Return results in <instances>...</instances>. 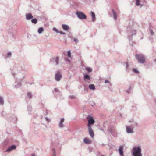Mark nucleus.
I'll return each instance as SVG.
<instances>
[{
    "instance_id": "5",
    "label": "nucleus",
    "mask_w": 156,
    "mask_h": 156,
    "mask_svg": "<svg viewBox=\"0 0 156 156\" xmlns=\"http://www.w3.org/2000/svg\"><path fill=\"white\" fill-rule=\"evenodd\" d=\"M50 64L55 65L57 66L59 63V58L58 57H56L51 58L50 60Z\"/></svg>"
},
{
    "instance_id": "37",
    "label": "nucleus",
    "mask_w": 156,
    "mask_h": 156,
    "mask_svg": "<svg viewBox=\"0 0 156 156\" xmlns=\"http://www.w3.org/2000/svg\"><path fill=\"white\" fill-rule=\"evenodd\" d=\"M27 109L28 112L30 111L32 109L31 107L30 106H28Z\"/></svg>"
},
{
    "instance_id": "38",
    "label": "nucleus",
    "mask_w": 156,
    "mask_h": 156,
    "mask_svg": "<svg viewBox=\"0 0 156 156\" xmlns=\"http://www.w3.org/2000/svg\"><path fill=\"white\" fill-rule=\"evenodd\" d=\"M131 90V87H129V89L126 90V92L127 93H130Z\"/></svg>"
},
{
    "instance_id": "36",
    "label": "nucleus",
    "mask_w": 156,
    "mask_h": 156,
    "mask_svg": "<svg viewBox=\"0 0 156 156\" xmlns=\"http://www.w3.org/2000/svg\"><path fill=\"white\" fill-rule=\"evenodd\" d=\"M105 83H109V84L110 86L111 85V83H110L109 81L107 80H105Z\"/></svg>"
},
{
    "instance_id": "35",
    "label": "nucleus",
    "mask_w": 156,
    "mask_h": 156,
    "mask_svg": "<svg viewBox=\"0 0 156 156\" xmlns=\"http://www.w3.org/2000/svg\"><path fill=\"white\" fill-rule=\"evenodd\" d=\"M73 41L75 42L76 43L79 42V40L75 38H74Z\"/></svg>"
},
{
    "instance_id": "9",
    "label": "nucleus",
    "mask_w": 156,
    "mask_h": 156,
    "mask_svg": "<svg viewBox=\"0 0 156 156\" xmlns=\"http://www.w3.org/2000/svg\"><path fill=\"white\" fill-rule=\"evenodd\" d=\"M62 77V76L61 73L59 72H58L55 74V79L56 81H59Z\"/></svg>"
},
{
    "instance_id": "2",
    "label": "nucleus",
    "mask_w": 156,
    "mask_h": 156,
    "mask_svg": "<svg viewBox=\"0 0 156 156\" xmlns=\"http://www.w3.org/2000/svg\"><path fill=\"white\" fill-rule=\"evenodd\" d=\"M132 154L133 156H142L141 146L134 147L133 150Z\"/></svg>"
},
{
    "instance_id": "27",
    "label": "nucleus",
    "mask_w": 156,
    "mask_h": 156,
    "mask_svg": "<svg viewBox=\"0 0 156 156\" xmlns=\"http://www.w3.org/2000/svg\"><path fill=\"white\" fill-rule=\"evenodd\" d=\"M12 150H15L16 148V146L15 145H12L10 147Z\"/></svg>"
},
{
    "instance_id": "48",
    "label": "nucleus",
    "mask_w": 156,
    "mask_h": 156,
    "mask_svg": "<svg viewBox=\"0 0 156 156\" xmlns=\"http://www.w3.org/2000/svg\"><path fill=\"white\" fill-rule=\"evenodd\" d=\"M154 62H156V59H155L154 60Z\"/></svg>"
},
{
    "instance_id": "46",
    "label": "nucleus",
    "mask_w": 156,
    "mask_h": 156,
    "mask_svg": "<svg viewBox=\"0 0 156 156\" xmlns=\"http://www.w3.org/2000/svg\"><path fill=\"white\" fill-rule=\"evenodd\" d=\"M31 156H36L33 153L31 154Z\"/></svg>"
},
{
    "instance_id": "25",
    "label": "nucleus",
    "mask_w": 156,
    "mask_h": 156,
    "mask_svg": "<svg viewBox=\"0 0 156 156\" xmlns=\"http://www.w3.org/2000/svg\"><path fill=\"white\" fill-rule=\"evenodd\" d=\"M31 22L34 24H36L37 22V20L36 18L32 19L31 20Z\"/></svg>"
},
{
    "instance_id": "45",
    "label": "nucleus",
    "mask_w": 156,
    "mask_h": 156,
    "mask_svg": "<svg viewBox=\"0 0 156 156\" xmlns=\"http://www.w3.org/2000/svg\"><path fill=\"white\" fill-rule=\"evenodd\" d=\"M84 91H85V92H87V89H86L85 88L84 90Z\"/></svg>"
},
{
    "instance_id": "40",
    "label": "nucleus",
    "mask_w": 156,
    "mask_h": 156,
    "mask_svg": "<svg viewBox=\"0 0 156 156\" xmlns=\"http://www.w3.org/2000/svg\"><path fill=\"white\" fill-rule=\"evenodd\" d=\"M69 98L71 99H74L75 98V97L74 95H71L70 96Z\"/></svg>"
},
{
    "instance_id": "49",
    "label": "nucleus",
    "mask_w": 156,
    "mask_h": 156,
    "mask_svg": "<svg viewBox=\"0 0 156 156\" xmlns=\"http://www.w3.org/2000/svg\"><path fill=\"white\" fill-rule=\"evenodd\" d=\"M67 61H68V62H70L69 60L68 59H67Z\"/></svg>"
},
{
    "instance_id": "39",
    "label": "nucleus",
    "mask_w": 156,
    "mask_h": 156,
    "mask_svg": "<svg viewBox=\"0 0 156 156\" xmlns=\"http://www.w3.org/2000/svg\"><path fill=\"white\" fill-rule=\"evenodd\" d=\"M12 55V53L11 52H8L7 54V55L8 57H11Z\"/></svg>"
},
{
    "instance_id": "8",
    "label": "nucleus",
    "mask_w": 156,
    "mask_h": 156,
    "mask_svg": "<svg viewBox=\"0 0 156 156\" xmlns=\"http://www.w3.org/2000/svg\"><path fill=\"white\" fill-rule=\"evenodd\" d=\"M109 14L111 17H113L114 20H116L117 19V14L115 10L112 9V12H110Z\"/></svg>"
},
{
    "instance_id": "1",
    "label": "nucleus",
    "mask_w": 156,
    "mask_h": 156,
    "mask_svg": "<svg viewBox=\"0 0 156 156\" xmlns=\"http://www.w3.org/2000/svg\"><path fill=\"white\" fill-rule=\"evenodd\" d=\"M12 74L15 79V82L14 83V87L16 88H17L19 87L21 85V82L22 80L24 78L25 76L23 77L22 78H18L16 77L15 78L16 76L15 74L13 72H12Z\"/></svg>"
},
{
    "instance_id": "32",
    "label": "nucleus",
    "mask_w": 156,
    "mask_h": 156,
    "mask_svg": "<svg viewBox=\"0 0 156 156\" xmlns=\"http://www.w3.org/2000/svg\"><path fill=\"white\" fill-rule=\"evenodd\" d=\"M53 30L55 31L57 33H58L59 32V31L57 28H56L54 27L53 28Z\"/></svg>"
},
{
    "instance_id": "7",
    "label": "nucleus",
    "mask_w": 156,
    "mask_h": 156,
    "mask_svg": "<svg viewBox=\"0 0 156 156\" xmlns=\"http://www.w3.org/2000/svg\"><path fill=\"white\" fill-rule=\"evenodd\" d=\"M108 132L115 136H117V133L116 129L113 127H110L108 128Z\"/></svg>"
},
{
    "instance_id": "41",
    "label": "nucleus",
    "mask_w": 156,
    "mask_h": 156,
    "mask_svg": "<svg viewBox=\"0 0 156 156\" xmlns=\"http://www.w3.org/2000/svg\"><path fill=\"white\" fill-rule=\"evenodd\" d=\"M58 33H60L61 34H62V35H65L66 34V33L65 32H63L62 31H59V32Z\"/></svg>"
},
{
    "instance_id": "28",
    "label": "nucleus",
    "mask_w": 156,
    "mask_h": 156,
    "mask_svg": "<svg viewBox=\"0 0 156 156\" xmlns=\"http://www.w3.org/2000/svg\"><path fill=\"white\" fill-rule=\"evenodd\" d=\"M132 71L133 72H134L136 74H139V73L138 71L136 69L134 68H133L132 69Z\"/></svg>"
},
{
    "instance_id": "44",
    "label": "nucleus",
    "mask_w": 156,
    "mask_h": 156,
    "mask_svg": "<svg viewBox=\"0 0 156 156\" xmlns=\"http://www.w3.org/2000/svg\"><path fill=\"white\" fill-rule=\"evenodd\" d=\"M58 89H57V88H55L54 89L53 92H58Z\"/></svg>"
},
{
    "instance_id": "10",
    "label": "nucleus",
    "mask_w": 156,
    "mask_h": 156,
    "mask_svg": "<svg viewBox=\"0 0 156 156\" xmlns=\"http://www.w3.org/2000/svg\"><path fill=\"white\" fill-rule=\"evenodd\" d=\"M126 131L128 134L133 133H134L133 129L129 126H126Z\"/></svg>"
},
{
    "instance_id": "4",
    "label": "nucleus",
    "mask_w": 156,
    "mask_h": 156,
    "mask_svg": "<svg viewBox=\"0 0 156 156\" xmlns=\"http://www.w3.org/2000/svg\"><path fill=\"white\" fill-rule=\"evenodd\" d=\"M136 58L138 60L139 63H144L145 60V58L143 54H136L135 55Z\"/></svg>"
},
{
    "instance_id": "30",
    "label": "nucleus",
    "mask_w": 156,
    "mask_h": 156,
    "mask_svg": "<svg viewBox=\"0 0 156 156\" xmlns=\"http://www.w3.org/2000/svg\"><path fill=\"white\" fill-rule=\"evenodd\" d=\"M67 56L69 58L71 57V53L70 50L68 51L67 52Z\"/></svg>"
},
{
    "instance_id": "19",
    "label": "nucleus",
    "mask_w": 156,
    "mask_h": 156,
    "mask_svg": "<svg viewBox=\"0 0 156 156\" xmlns=\"http://www.w3.org/2000/svg\"><path fill=\"white\" fill-rule=\"evenodd\" d=\"M91 16H92V21L93 22L95 21L96 20L95 15L94 12H91Z\"/></svg>"
},
{
    "instance_id": "11",
    "label": "nucleus",
    "mask_w": 156,
    "mask_h": 156,
    "mask_svg": "<svg viewBox=\"0 0 156 156\" xmlns=\"http://www.w3.org/2000/svg\"><path fill=\"white\" fill-rule=\"evenodd\" d=\"M130 33H129V34L131 35H132L134 34H135L136 33V30H130ZM132 36H129V35L128 36V39H129V41H130L131 40H132Z\"/></svg>"
},
{
    "instance_id": "33",
    "label": "nucleus",
    "mask_w": 156,
    "mask_h": 156,
    "mask_svg": "<svg viewBox=\"0 0 156 156\" xmlns=\"http://www.w3.org/2000/svg\"><path fill=\"white\" fill-rule=\"evenodd\" d=\"M52 151L53 152L52 154V156H55L56 154L55 152V150L54 148H53L52 149Z\"/></svg>"
},
{
    "instance_id": "43",
    "label": "nucleus",
    "mask_w": 156,
    "mask_h": 156,
    "mask_svg": "<svg viewBox=\"0 0 156 156\" xmlns=\"http://www.w3.org/2000/svg\"><path fill=\"white\" fill-rule=\"evenodd\" d=\"M91 105L92 106H93L95 105V103L94 101H92L91 102Z\"/></svg>"
},
{
    "instance_id": "21",
    "label": "nucleus",
    "mask_w": 156,
    "mask_h": 156,
    "mask_svg": "<svg viewBox=\"0 0 156 156\" xmlns=\"http://www.w3.org/2000/svg\"><path fill=\"white\" fill-rule=\"evenodd\" d=\"M84 142L87 144H89L91 143V141L87 138H85L84 139Z\"/></svg>"
},
{
    "instance_id": "50",
    "label": "nucleus",
    "mask_w": 156,
    "mask_h": 156,
    "mask_svg": "<svg viewBox=\"0 0 156 156\" xmlns=\"http://www.w3.org/2000/svg\"><path fill=\"white\" fill-rule=\"evenodd\" d=\"M101 156H104V155H101Z\"/></svg>"
},
{
    "instance_id": "13",
    "label": "nucleus",
    "mask_w": 156,
    "mask_h": 156,
    "mask_svg": "<svg viewBox=\"0 0 156 156\" xmlns=\"http://www.w3.org/2000/svg\"><path fill=\"white\" fill-rule=\"evenodd\" d=\"M26 19L27 20H30L33 18V16L31 13H27L25 15Z\"/></svg>"
},
{
    "instance_id": "20",
    "label": "nucleus",
    "mask_w": 156,
    "mask_h": 156,
    "mask_svg": "<svg viewBox=\"0 0 156 156\" xmlns=\"http://www.w3.org/2000/svg\"><path fill=\"white\" fill-rule=\"evenodd\" d=\"M4 104V101L3 98L2 96H0V105L3 106Z\"/></svg>"
},
{
    "instance_id": "24",
    "label": "nucleus",
    "mask_w": 156,
    "mask_h": 156,
    "mask_svg": "<svg viewBox=\"0 0 156 156\" xmlns=\"http://www.w3.org/2000/svg\"><path fill=\"white\" fill-rule=\"evenodd\" d=\"M124 66L125 67L126 69V71H128L129 70V65L128 62H126L124 63Z\"/></svg>"
},
{
    "instance_id": "14",
    "label": "nucleus",
    "mask_w": 156,
    "mask_h": 156,
    "mask_svg": "<svg viewBox=\"0 0 156 156\" xmlns=\"http://www.w3.org/2000/svg\"><path fill=\"white\" fill-rule=\"evenodd\" d=\"M123 148L122 146H120L118 149V151L120 156H124L123 151Z\"/></svg>"
},
{
    "instance_id": "6",
    "label": "nucleus",
    "mask_w": 156,
    "mask_h": 156,
    "mask_svg": "<svg viewBox=\"0 0 156 156\" xmlns=\"http://www.w3.org/2000/svg\"><path fill=\"white\" fill-rule=\"evenodd\" d=\"M77 17L81 20H86L87 19L86 16L83 12L77 11L76 13Z\"/></svg>"
},
{
    "instance_id": "26",
    "label": "nucleus",
    "mask_w": 156,
    "mask_h": 156,
    "mask_svg": "<svg viewBox=\"0 0 156 156\" xmlns=\"http://www.w3.org/2000/svg\"><path fill=\"white\" fill-rule=\"evenodd\" d=\"M32 97V94L31 93L28 92L27 93V98H29V99L31 98Z\"/></svg>"
},
{
    "instance_id": "51",
    "label": "nucleus",
    "mask_w": 156,
    "mask_h": 156,
    "mask_svg": "<svg viewBox=\"0 0 156 156\" xmlns=\"http://www.w3.org/2000/svg\"><path fill=\"white\" fill-rule=\"evenodd\" d=\"M32 84V83H30V84L31 85V84Z\"/></svg>"
},
{
    "instance_id": "47",
    "label": "nucleus",
    "mask_w": 156,
    "mask_h": 156,
    "mask_svg": "<svg viewBox=\"0 0 156 156\" xmlns=\"http://www.w3.org/2000/svg\"><path fill=\"white\" fill-rule=\"evenodd\" d=\"M45 119L47 121L49 120V119L47 117H46L45 118Z\"/></svg>"
},
{
    "instance_id": "12",
    "label": "nucleus",
    "mask_w": 156,
    "mask_h": 156,
    "mask_svg": "<svg viewBox=\"0 0 156 156\" xmlns=\"http://www.w3.org/2000/svg\"><path fill=\"white\" fill-rule=\"evenodd\" d=\"M88 129L89 134L92 138H93L94 136V134L91 127H88Z\"/></svg>"
},
{
    "instance_id": "15",
    "label": "nucleus",
    "mask_w": 156,
    "mask_h": 156,
    "mask_svg": "<svg viewBox=\"0 0 156 156\" xmlns=\"http://www.w3.org/2000/svg\"><path fill=\"white\" fill-rule=\"evenodd\" d=\"M83 79L86 82H88L90 80V76L87 74H84Z\"/></svg>"
},
{
    "instance_id": "29",
    "label": "nucleus",
    "mask_w": 156,
    "mask_h": 156,
    "mask_svg": "<svg viewBox=\"0 0 156 156\" xmlns=\"http://www.w3.org/2000/svg\"><path fill=\"white\" fill-rule=\"evenodd\" d=\"M85 69L86 70H87V71L89 72H91L92 71V69L90 67H86Z\"/></svg>"
},
{
    "instance_id": "18",
    "label": "nucleus",
    "mask_w": 156,
    "mask_h": 156,
    "mask_svg": "<svg viewBox=\"0 0 156 156\" xmlns=\"http://www.w3.org/2000/svg\"><path fill=\"white\" fill-rule=\"evenodd\" d=\"M136 6H139L140 8H141L143 6V4L140 2V0H136Z\"/></svg>"
},
{
    "instance_id": "23",
    "label": "nucleus",
    "mask_w": 156,
    "mask_h": 156,
    "mask_svg": "<svg viewBox=\"0 0 156 156\" xmlns=\"http://www.w3.org/2000/svg\"><path fill=\"white\" fill-rule=\"evenodd\" d=\"M44 30V28L42 27H41L38 29L37 31L39 34H40Z\"/></svg>"
},
{
    "instance_id": "22",
    "label": "nucleus",
    "mask_w": 156,
    "mask_h": 156,
    "mask_svg": "<svg viewBox=\"0 0 156 156\" xmlns=\"http://www.w3.org/2000/svg\"><path fill=\"white\" fill-rule=\"evenodd\" d=\"M89 88L91 90H94L95 89V87L94 84H90L89 86Z\"/></svg>"
},
{
    "instance_id": "17",
    "label": "nucleus",
    "mask_w": 156,
    "mask_h": 156,
    "mask_svg": "<svg viewBox=\"0 0 156 156\" xmlns=\"http://www.w3.org/2000/svg\"><path fill=\"white\" fill-rule=\"evenodd\" d=\"M62 28L65 31H67L69 29V26L67 25L62 24Z\"/></svg>"
},
{
    "instance_id": "34",
    "label": "nucleus",
    "mask_w": 156,
    "mask_h": 156,
    "mask_svg": "<svg viewBox=\"0 0 156 156\" xmlns=\"http://www.w3.org/2000/svg\"><path fill=\"white\" fill-rule=\"evenodd\" d=\"M150 34H151V35L152 36L154 34V32H153V30L152 29H150Z\"/></svg>"
},
{
    "instance_id": "3",
    "label": "nucleus",
    "mask_w": 156,
    "mask_h": 156,
    "mask_svg": "<svg viewBox=\"0 0 156 156\" xmlns=\"http://www.w3.org/2000/svg\"><path fill=\"white\" fill-rule=\"evenodd\" d=\"M88 120L87 127H91V125L94 124L95 121L93 118L92 116L91 115H88L86 118Z\"/></svg>"
},
{
    "instance_id": "31",
    "label": "nucleus",
    "mask_w": 156,
    "mask_h": 156,
    "mask_svg": "<svg viewBox=\"0 0 156 156\" xmlns=\"http://www.w3.org/2000/svg\"><path fill=\"white\" fill-rule=\"evenodd\" d=\"M12 151L10 147H9L5 151V152H9Z\"/></svg>"
},
{
    "instance_id": "16",
    "label": "nucleus",
    "mask_w": 156,
    "mask_h": 156,
    "mask_svg": "<svg viewBox=\"0 0 156 156\" xmlns=\"http://www.w3.org/2000/svg\"><path fill=\"white\" fill-rule=\"evenodd\" d=\"M64 121V118H61L59 123L58 126L60 128H62L63 127V124Z\"/></svg>"
},
{
    "instance_id": "42",
    "label": "nucleus",
    "mask_w": 156,
    "mask_h": 156,
    "mask_svg": "<svg viewBox=\"0 0 156 156\" xmlns=\"http://www.w3.org/2000/svg\"><path fill=\"white\" fill-rule=\"evenodd\" d=\"M133 126H138V124L136 122H134V124H133Z\"/></svg>"
}]
</instances>
